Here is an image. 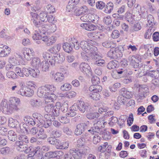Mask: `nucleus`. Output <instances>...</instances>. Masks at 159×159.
<instances>
[{"label":"nucleus","mask_w":159,"mask_h":159,"mask_svg":"<svg viewBox=\"0 0 159 159\" xmlns=\"http://www.w3.org/2000/svg\"><path fill=\"white\" fill-rule=\"evenodd\" d=\"M89 97L93 100H98L100 99V95L98 93H94L93 92H91L89 95Z\"/></svg>","instance_id":"obj_50"},{"label":"nucleus","mask_w":159,"mask_h":159,"mask_svg":"<svg viewBox=\"0 0 159 159\" xmlns=\"http://www.w3.org/2000/svg\"><path fill=\"white\" fill-rule=\"evenodd\" d=\"M56 88L53 84H46L40 87L38 89L37 94L39 97L43 96L44 95L53 93L56 90Z\"/></svg>","instance_id":"obj_4"},{"label":"nucleus","mask_w":159,"mask_h":159,"mask_svg":"<svg viewBox=\"0 0 159 159\" xmlns=\"http://www.w3.org/2000/svg\"><path fill=\"white\" fill-rule=\"evenodd\" d=\"M8 101L6 99H3L0 103L2 107L3 112L5 114L10 115L12 114L14 111H18L19 109L17 106L14 103L10 102L8 104Z\"/></svg>","instance_id":"obj_2"},{"label":"nucleus","mask_w":159,"mask_h":159,"mask_svg":"<svg viewBox=\"0 0 159 159\" xmlns=\"http://www.w3.org/2000/svg\"><path fill=\"white\" fill-rule=\"evenodd\" d=\"M147 20L149 25L153 26L155 24L154 18L151 15L149 14L148 16Z\"/></svg>","instance_id":"obj_52"},{"label":"nucleus","mask_w":159,"mask_h":159,"mask_svg":"<svg viewBox=\"0 0 159 159\" xmlns=\"http://www.w3.org/2000/svg\"><path fill=\"white\" fill-rule=\"evenodd\" d=\"M117 62L116 61H110L107 65V68L109 69H112L115 68L117 66Z\"/></svg>","instance_id":"obj_46"},{"label":"nucleus","mask_w":159,"mask_h":159,"mask_svg":"<svg viewBox=\"0 0 159 159\" xmlns=\"http://www.w3.org/2000/svg\"><path fill=\"white\" fill-rule=\"evenodd\" d=\"M37 136L39 139L42 140H44L47 137V134L44 133V129L43 128L39 130Z\"/></svg>","instance_id":"obj_34"},{"label":"nucleus","mask_w":159,"mask_h":159,"mask_svg":"<svg viewBox=\"0 0 159 159\" xmlns=\"http://www.w3.org/2000/svg\"><path fill=\"white\" fill-rule=\"evenodd\" d=\"M105 6V4L102 1H99L96 3V7L98 9L102 10Z\"/></svg>","instance_id":"obj_60"},{"label":"nucleus","mask_w":159,"mask_h":159,"mask_svg":"<svg viewBox=\"0 0 159 159\" xmlns=\"http://www.w3.org/2000/svg\"><path fill=\"white\" fill-rule=\"evenodd\" d=\"M102 45L106 48H112L115 46V44L113 41H107L102 43Z\"/></svg>","instance_id":"obj_38"},{"label":"nucleus","mask_w":159,"mask_h":159,"mask_svg":"<svg viewBox=\"0 0 159 159\" xmlns=\"http://www.w3.org/2000/svg\"><path fill=\"white\" fill-rule=\"evenodd\" d=\"M55 146L57 149H66L68 147L69 143L67 141L61 142L58 140Z\"/></svg>","instance_id":"obj_22"},{"label":"nucleus","mask_w":159,"mask_h":159,"mask_svg":"<svg viewBox=\"0 0 159 159\" xmlns=\"http://www.w3.org/2000/svg\"><path fill=\"white\" fill-rule=\"evenodd\" d=\"M145 98L144 89H140L139 92L136 96V98L138 100H142Z\"/></svg>","instance_id":"obj_45"},{"label":"nucleus","mask_w":159,"mask_h":159,"mask_svg":"<svg viewBox=\"0 0 159 159\" xmlns=\"http://www.w3.org/2000/svg\"><path fill=\"white\" fill-rule=\"evenodd\" d=\"M125 50V48L122 45H120L118 47L115 48V54L116 57V59L121 57L123 56L122 52Z\"/></svg>","instance_id":"obj_20"},{"label":"nucleus","mask_w":159,"mask_h":159,"mask_svg":"<svg viewBox=\"0 0 159 159\" xmlns=\"http://www.w3.org/2000/svg\"><path fill=\"white\" fill-rule=\"evenodd\" d=\"M139 14L140 17L143 18H145L148 16L147 11L144 7L140 8V11H139Z\"/></svg>","instance_id":"obj_49"},{"label":"nucleus","mask_w":159,"mask_h":159,"mask_svg":"<svg viewBox=\"0 0 159 159\" xmlns=\"http://www.w3.org/2000/svg\"><path fill=\"white\" fill-rule=\"evenodd\" d=\"M56 41L55 37L54 36H52L48 39L47 41L46 42V44L48 46H50L54 43Z\"/></svg>","instance_id":"obj_55"},{"label":"nucleus","mask_w":159,"mask_h":159,"mask_svg":"<svg viewBox=\"0 0 159 159\" xmlns=\"http://www.w3.org/2000/svg\"><path fill=\"white\" fill-rule=\"evenodd\" d=\"M40 66L41 67L43 71L47 72L48 71L49 65L48 61L44 60L42 61L41 63Z\"/></svg>","instance_id":"obj_36"},{"label":"nucleus","mask_w":159,"mask_h":159,"mask_svg":"<svg viewBox=\"0 0 159 159\" xmlns=\"http://www.w3.org/2000/svg\"><path fill=\"white\" fill-rule=\"evenodd\" d=\"M18 139L23 142H24L25 143H29V139L28 137L23 134H20L18 135Z\"/></svg>","instance_id":"obj_57"},{"label":"nucleus","mask_w":159,"mask_h":159,"mask_svg":"<svg viewBox=\"0 0 159 159\" xmlns=\"http://www.w3.org/2000/svg\"><path fill=\"white\" fill-rule=\"evenodd\" d=\"M48 33H53L57 30V27L54 24L48 25Z\"/></svg>","instance_id":"obj_51"},{"label":"nucleus","mask_w":159,"mask_h":159,"mask_svg":"<svg viewBox=\"0 0 159 159\" xmlns=\"http://www.w3.org/2000/svg\"><path fill=\"white\" fill-rule=\"evenodd\" d=\"M120 86V84L117 83L114 84L113 85L110 86L109 89L111 91L115 92L116 90L117 89L119 88Z\"/></svg>","instance_id":"obj_58"},{"label":"nucleus","mask_w":159,"mask_h":159,"mask_svg":"<svg viewBox=\"0 0 159 159\" xmlns=\"http://www.w3.org/2000/svg\"><path fill=\"white\" fill-rule=\"evenodd\" d=\"M65 79L64 74L60 72H57L54 75V79L57 82H61Z\"/></svg>","instance_id":"obj_30"},{"label":"nucleus","mask_w":159,"mask_h":159,"mask_svg":"<svg viewBox=\"0 0 159 159\" xmlns=\"http://www.w3.org/2000/svg\"><path fill=\"white\" fill-rule=\"evenodd\" d=\"M128 59L130 65L133 66L134 68H137L139 67V63L138 62V61L135 56H130Z\"/></svg>","instance_id":"obj_16"},{"label":"nucleus","mask_w":159,"mask_h":159,"mask_svg":"<svg viewBox=\"0 0 159 159\" xmlns=\"http://www.w3.org/2000/svg\"><path fill=\"white\" fill-rule=\"evenodd\" d=\"M15 143L16 149L20 151H24L25 147H28L27 144L24 143L21 141H17Z\"/></svg>","instance_id":"obj_24"},{"label":"nucleus","mask_w":159,"mask_h":159,"mask_svg":"<svg viewBox=\"0 0 159 159\" xmlns=\"http://www.w3.org/2000/svg\"><path fill=\"white\" fill-rule=\"evenodd\" d=\"M47 11L50 13H53L55 11L54 7L51 4H48L47 6Z\"/></svg>","instance_id":"obj_63"},{"label":"nucleus","mask_w":159,"mask_h":159,"mask_svg":"<svg viewBox=\"0 0 159 159\" xmlns=\"http://www.w3.org/2000/svg\"><path fill=\"white\" fill-rule=\"evenodd\" d=\"M39 27V30H40V32L41 33V31L43 32H42L43 33H44L46 32H47L48 33V25L47 24H42L41 25L40 24V25H39V27Z\"/></svg>","instance_id":"obj_43"},{"label":"nucleus","mask_w":159,"mask_h":159,"mask_svg":"<svg viewBox=\"0 0 159 159\" xmlns=\"http://www.w3.org/2000/svg\"><path fill=\"white\" fill-rule=\"evenodd\" d=\"M120 92L121 95L124 96L126 99H130L133 96V94L131 92L128 91L125 88L121 89Z\"/></svg>","instance_id":"obj_23"},{"label":"nucleus","mask_w":159,"mask_h":159,"mask_svg":"<svg viewBox=\"0 0 159 159\" xmlns=\"http://www.w3.org/2000/svg\"><path fill=\"white\" fill-rule=\"evenodd\" d=\"M88 7L85 6L81 7L79 9H76L74 10V14L76 16H79L84 14L88 11Z\"/></svg>","instance_id":"obj_19"},{"label":"nucleus","mask_w":159,"mask_h":159,"mask_svg":"<svg viewBox=\"0 0 159 159\" xmlns=\"http://www.w3.org/2000/svg\"><path fill=\"white\" fill-rule=\"evenodd\" d=\"M70 152L74 159H81L82 157L89 153V148L85 146L80 148H72L70 149Z\"/></svg>","instance_id":"obj_3"},{"label":"nucleus","mask_w":159,"mask_h":159,"mask_svg":"<svg viewBox=\"0 0 159 159\" xmlns=\"http://www.w3.org/2000/svg\"><path fill=\"white\" fill-rule=\"evenodd\" d=\"M48 16L47 12L42 11L39 14L40 19L43 22H47L48 20Z\"/></svg>","instance_id":"obj_40"},{"label":"nucleus","mask_w":159,"mask_h":159,"mask_svg":"<svg viewBox=\"0 0 159 159\" xmlns=\"http://www.w3.org/2000/svg\"><path fill=\"white\" fill-rule=\"evenodd\" d=\"M8 137L10 140L15 141L17 139V136L16 133L13 131L11 130L8 132Z\"/></svg>","instance_id":"obj_35"},{"label":"nucleus","mask_w":159,"mask_h":159,"mask_svg":"<svg viewBox=\"0 0 159 159\" xmlns=\"http://www.w3.org/2000/svg\"><path fill=\"white\" fill-rule=\"evenodd\" d=\"M107 56L111 58L116 59L114 48H112L110 49V51L108 52Z\"/></svg>","instance_id":"obj_47"},{"label":"nucleus","mask_w":159,"mask_h":159,"mask_svg":"<svg viewBox=\"0 0 159 159\" xmlns=\"http://www.w3.org/2000/svg\"><path fill=\"white\" fill-rule=\"evenodd\" d=\"M104 132L101 130L100 133L102 134V138L106 140H108L111 139V136L110 135V133L104 129H103Z\"/></svg>","instance_id":"obj_48"},{"label":"nucleus","mask_w":159,"mask_h":159,"mask_svg":"<svg viewBox=\"0 0 159 159\" xmlns=\"http://www.w3.org/2000/svg\"><path fill=\"white\" fill-rule=\"evenodd\" d=\"M60 107V102H57L55 106L51 104L45 106V110L47 112L50 113L54 116H57L59 115Z\"/></svg>","instance_id":"obj_5"},{"label":"nucleus","mask_w":159,"mask_h":159,"mask_svg":"<svg viewBox=\"0 0 159 159\" xmlns=\"http://www.w3.org/2000/svg\"><path fill=\"white\" fill-rule=\"evenodd\" d=\"M9 62V63L13 64V65L16 66L19 63L18 59H16L14 56H12L10 58Z\"/></svg>","instance_id":"obj_56"},{"label":"nucleus","mask_w":159,"mask_h":159,"mask_svg":"<svg viewBox=\"0 0 159 159\" xmlns=\"http://www.w3.org/2000/svg\"><path fill=\"white\" fill-rule=\"evenodd\" d=\"M34 52L32 48H25L23 50V54L25 58L27 60H30L34 55Z\"/></svg>","instance_id":"obj_13"},{"label":"nucleus","mask_w":159,"mask_h":159,"mask_svg":"<svg viewBox=\"0 0 159 159\" xmlns=\"http://www.w3.org/2000/svg\"><path fill=\"white\" fill-rule=\"evenodd\" d=\"M104 11L106 13H110L113 10L114 4L113 3L110 2L108 3L105 6Z\"/></svg>","instance_id":"obj_29"},{"label":"nucleus","mask_w":159,"mask_h":159,"mask_svg":"<svg viewBox=\"0 0 159 159\" xmlns=\"http://www.w3.org/2000/svg\"><path fill=\"white\" fill-rule=\"evenodd\" d=\"M80 26L83 28L89 31H93L97 29L96 25L91 23H84L81 24Z\"/></svg>","instance_id":"obj_18"},{"label":"nucleus","mask_w":159,"mask_h":159,"mask_svg":"<svg viewBox=\"0 0 159 159\" xmlns=\"http://www.w3.org/2000/svg\"><path fill=\"white\" fill-rule=\"evenodd\" d=\"M89 90L93 92L94 93H98L101 92L102 90V87L98 85H93L89 88Z\"/></svg>","instance_id":"obj_26"},{"label":"nucleus","mask_w":159,"mask_h":159,"mask_svg":"<svg viewBox=\"0 0 159 159\" xmlns=\"http://www.w3.org/2000/svg\"><path fill=\"white\" fill-rule=\"evenodd\" d=\"M25 124H23V127L24 128L25 131H28V127L27 126H34L36 124L38 121L35 119H33L29 116H26L24 118Z\"/></svg>","instance_id":"obj_9"},{"label":"nucleus","mask_w":159,"mask_h":159,"mask_svg":"<svg viewBox=\"0 0 159 159\" xmlns=\"http://www.w3.org/2000/svg\"><path fill=\"white\" fill-rule=\"evenodd\" d=\"M80 0H70L66 7V10L68 12L73 11L75 9L76 6Z\"/></svg>","instance_id":"obj_14"},{"label":"nucleus","mask_w":159,"mask_h":159,"mask_svg":"<svg viewBox=\"0 0 159 159\" xmlns=\"http://www.w3.org/2000/svg\"><path fill=\"white\" fill-rule=\"evenodd\" d=\"M25 97H31L34 95V91L33 89L30 88H27L25 89Z\"/></svg>","instance_id":"obj_44"},{"label":"nucleus","mask_w":159,"mask_h":159,"mask_svg":"<svg viewBox=\"0 0 159 159\" xmlns=\"http://www.w3.org/2000/svg\"><path fill=\"white\" fill-rule=\"evenodd\" d=\"M55 151L48 152L45 153L43 157V159H49L51 158L56 157Z\"/></svg>","instance_id":"obj_41"},{"label":"nucleus","mask_w":159,"mask_h":159,"mask_svg":"<svg viewBox=\"0 0 159 159\" xmlns=\"http://www.w3.org/2000/svg\"><path fill=\"white\" fill-rule=\"evenodd\" d=\"M63 48L64 50L67 52L70 53L72 50L73 47L70 43H66L63 45Z\"/></svg>","instance_id":"obj_39"},{"label":"nucleus","mask_w":159,"mask_h":159,"mask_svg":"<svg viewBox=\"0 0 159 159\" xmlns=\"http://www.w3.org/2000/svg\"><path fill=\"white\" fill-rule=\"evenodd\" d=\"M76 95V93L75 92L71 91L66 92L64 94H62L61 96L70 98L75 97Z\"/></svg>","instance_id":"obj_42"},{"label":"nucleus","mask_w":159,"mask_h":159,"mask_svg":"<svg viewBox=\"0 0 159 159\" xmlns=\"http://www.w3.org/2000/svg\"><path fill=\"white\" fill-rule=\"evenodd\" d=\"M71 88V85L67 83L64 84L60 88L63 91L69 90Z\"/></svg>","instance_id":"obj_53"},{"label":"nucleus","mask_w":159,"mask_h":159,"mask_svg":"<svg viewBox=\"0 0 159 159\" xmlns=\"http://www.w3.org/2000/svg\"><path fill=\"white\" fill-rule=\"evenodd\" d=\"M30 75L34 78H38L40 74V71L38 68L30 69Z\"/></svg>","instance_id":"obj_31"},{"label":"nucleus","mask_w":159,"mask_h":159,"mask_svg":"<svg viewBox=\"0 0 159 159\" xmlns=\"http://www.w3.org/2000/svg\"><path fill=\"white\" fill-rule=\"evenodd\" d=\"M80 71L88 76H92L93 71L90 66L87 63L82 62L79 66Z\"/></svg>","instance_id":"obj_7"},{"label":"nucleus","mask_w":159,"mask_h":159,"mask_svg":"<svg viewBox=\"0 0 159 159\" xmlns=\"http://www.w3.org/2000/svg\"><path fill=\"white\" fill-rule=\"evenodd\" d=\"M16 74L13 71H9L7 73V76L9 78L15 79L16 78Z\"/></svg>","instance_id":"obj_64"},{"label":"nucleus","mask_w":159,"mask_h":159,"mask_svg":"<svg viewBox=\"0 0 159 159\" xmlns=\"http://www.w3.org/2000/svg\"><path fill=\"white\" fill-rule=\"evenodd\" d=\"M40 147H37L34 148V156H35L37 159H42L43 158L42 153L40 151Z\"/></svg>","instance_id":"obj_32"},{"label":"nucleus","mask_w":159,"mask_h":159,"mask_svg":"<svg viewBox=\"0 0 159 159\" xmlns=\"http://www.w3.org/2000/svg\"><path fill=\"white\" fill-rule=\"evenodd\" d=\"M105 124H107L106 122L104 121L103 120L99 119L97 123L94 124L93 127L88 130V131L92 134H94V132H100L101 130H103L101 129L104 128Z\"/></svg>","instance_id":"obj_6"},{"label":"nucleus","mask_w":159,"mask_h":159,"mask_svg":"<svg viewBox=\"0 0 159 159\" xmlns=\"http://www.w3.org/2000/svg\"><path fill=\"white\" fill-rule=\"evenodd\" d=\"M65 59V56L62 54H57L53 57L50 60V63L52 66H54L55 63H61L63 62Z\"/></svg>","instance_id":"obj_12"},{"label":"nucleus","mask_w":159,"mask_h":159,"mask_svg":"<svg viewBox=\"0 0 159 159\" xmlns=\"http://www.w3.org/2000/svg\"><path fill=\"white\" fill-rule=\"evenodd\" d=\"M100 114L98 112L90 113L87 114L86 116L89 119H92L95 118H98Z\"/></svg>","instance_id":"obj_54"},{"label":"nucleus","mask_w":159,"mask_h":159,"mask_svg":"<svg viewBox=\"0 0 159 159\" xmlns=\"http://www.w3.org/2000/svg\"><path fill=\"white\" fill-rule=\"evenodd\" d=\"M80 20L84 22H88L95 23L94 16L91 14H85L81 16Z\"/></svg>","instance_id":"obj_15"},{"label":"nucleus","mask_w":159,"mask_h":159,"mask_svg":"<svg viewBox=\"0 0 159 159\" xmlns=\"http://www.w3.org/2000/svg\"><path fill=\"white\" fill-rule=\"evenodd\" d=\"M89 106L88 104L86 103L83 101H79L77 103L74 104L72 107H73V109L75 108L77 110L79 109L82 112L84 113L88 108Z\"/></svg>","instance_id":"obj_10"},{"label":"nucleus","mask_w":159,"mask_h":159,"mask_svg":"<svg viewBox=\"0 0 159 159\" xmlns=\"http://www.w3.org/2000/svg\"><path fill=\"white\" fill-rule=\"evenodd\" d=\"M46 94L43 95L45 98V101L46 102H52L53 100L56 99V96L54 93L50 94Z\"/></svg>","instance_id":"obj_28"},{"label":"nucleus","mask_w":159,"mask_h":159,"mask_svg":"<svg viewBox=\"0 0 159 159\" xmlns=\"http://www.w3.org/2000/svg\"><path fill=\"white\" fill-rule=\"evenodd\" d=\"M30 104L33 107H38L41 105L42 102L39 99H32L30 100Z\"/></svg>","instance_id":"obj_37"},{"label":"nucleus","mask_w":159,"mask_h":159,"mask_svg":"<svg viewBox=\"0 0 159 159\" xmlns=\"http://www.w3.org/2000/svg\"><path fill=\"white\" fill-rule=\"evenodd\" d=\"M58 139L54 138L49 137L47 139V141L51 144L53 145L56 146V143H57Z\"/></svg>","instance_id":"obj_62"},{"label":"nucleus","mask_w":159,"mask_h":159,"mask_svg":"<svg viewBox=\"0 0 159 159\" xmlns=\"http://www.w3.org/2000/svg\"><path fill=\"white\" fill-rule=\"evenodd\" d=\"M8 122V126L11 128L16 127L19 124L18 122L16 120L11 118L9 119Z\"/></svg>","instance_id":"obj_33"},{"label":"nucleus","mask_w":159,"mask_h":159,"mask_svg":"<svg viewBox=\"0 0 159 159\" xmlns=\"http://www.w3.org/2000/svg\"><path fill=\"white\" fill-rule=\"evenodd\" d=\"M92 59L95 61L94 64L95 65L102 66L105 63V61L102 59L101 56H100L96 51L93 54L91 55L90 57Z\"/></svg>","instance_id":"obj_11"},{"label":"nucleus","mask_w":159,"mask_h":159,"mask_svg":"<svg viewBox=\"0 0 159 159\" xmlns=\"http://www.w3.org/2000/svg\"><path fill=\"white\" fill-rule=\"evenodd\" d=\"M111 148V145H108L107 142H105L98 147V150L101 152H103L105 151L108 152L110 151Z\"/></svg>","instance_id":"obj_25"},{"label":"nucleus","mask_w":159,"mask_h":159,"mask_svg":"<svg viewBox=\"0 0 159 159\" xmlns=\"http://www.w3.org/2000/svg\"><path fill=\"white\" fill-rule=\"evenodd\" d=\"M41 61L40 59L37 57H34L33 58L30 62L31 66L35 68H39L41 66Z\"/></svg>","instance_id":"obj_21"},{"label":"nucleus","mask_w":159,"mask_h":159,"mask_svg":"<svg viewBox=\"0 0 159 159\" xmlns=\"http://www.w3.org/2000/svg\"><path fill=\"white\" fill-rule=\"evenodd\" d=\"M109 121L110 122L108 123L109 125L111 126H113L118 121V119L115 116H112L109 119Z\"/></svg>","instance_id":"obj_61"},{"label":"nucleus","mask_w":159,"mask_h":159,"mask_svg":"<svg viewBox=\"0 0 159 159\" xmlns=\"http://www.w3.org/2000/svg\"><path fill=\"white\" fill-rule=\"evenodd\" d=\"M30 15L32 16L31 20L32 21L34 26L35 27H39L40 22L38 19L39 15L38 14L32 12H31Z\"/></svg>","instance_id":"obj_17"},{"label":"nucleus","mask_w":159,"mask_h":159,"mask_svg":"<svg viewBox=\"0 0 159 159\" xmlns=\"http://www.w3.org/2000/svg\"><path fill=\"white\" fill-rule=\"evenodd\" d=\"M88 121L86 122L81 123L78 124L76 127L75 134L76 135H80L84 132L88 126H89Z\"/></svg>","instance_id":"obj_8"},{"label":"nucleus","mask_w":159,"mask_h":159,"mask_svg":"<svg viewBox=\"0 0 159 159\" xmlns=\"http://www.w3.org/2000/svg\"><path fill=\"white\" fill-rule=\"evenodd\" d=\"M73 106L71 107L70 108V111L67 114L68 116L72 117L75 116L76 115V111L77 110V109H73L72 107Z\"/></svg>","instance_id":"obj_59"},{"label":"nucleus","mask_w":159,"mask_h":159,"mask_svg":"<svg viewBox=\"0 0 159 159\" xmlns=\"http://www.w3.org/2000/svg\"><path fill=\"white\" fill-rule=\"evenodd\" d=\"M61 46L60 44H55L53 47L49 48L48 51L52 53L56 54L61 49Z\"/></svg>","instance_id":"obj_27"},{"label":"nucleus","mask_w":159,"mask_h":159,"mask_svg":"<svg viewBox=\"0 0 159 159\" xmlns=\"http://www.w3.org/2000/svg\"><path fill=\"white\" fill-rule=\"evenodd\" d=\"M96 43L92 40L88 41H81L80 43V47L84 52L90 57L97 51V48L95 47Z\"/></svg>","instance_id":"obj_1"}]
</instances>
